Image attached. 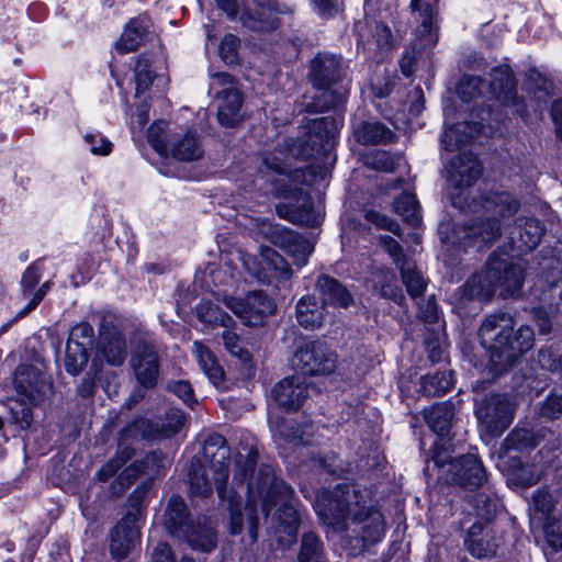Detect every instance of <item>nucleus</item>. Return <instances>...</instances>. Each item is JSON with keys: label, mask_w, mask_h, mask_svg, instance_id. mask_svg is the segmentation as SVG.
Segmentation results:
<instances>
[{"label": "nucleus", "mask_w": 562, "mask_h": 562, "mask_svg": "<svg viewBox=\"0 0 562 562\" xmlns=\"http://www.w3.org/2000/svg\"><path fill=\"white\" fill-rule=\"evenodd\" d=\"M448 180L456 189L471 187L482 175V166L476 156L462 153L451 159L448 165Z\"/></svg>", "instance_id": "obj_17"}, {"label": "nucleus", "mask_w": 562, "mask_h": 562, "mask_svg": "<svg viewBox=\"0 0 562 562\" xmlns=\"http://www.w3.org/2000/svg\"><path fill=\"white\" fill-rule=\"evenodd\" d=\"M184 414L181 409H169L160 425V432L164 437H170L177 434L184 425Z\"/></svg>", "instance_id": "obj_52"}, {"label": "nucleus", "mask_w": 562, "mask_h": 562, "mask_svg": "<svg viewBox=\"0 0 562 562\" xmlns=\"http://www.w3.org/2000/svg\"><path fill=\"white\" fill-rule=\"evenodd\" d=\"M299 562H326L323 543L314 532L302 536Z\"/></svg>", "instance_id": "obj_45"}, {"label": "nucleus", "mask_w": 562, "mask_h": 562, "mask_svg": "<svg viewBox=\"0 0 562 562\" xmlns=\"http://www.w3.org/2000/svg\"><path fill=\"white\" fill-rule=\"evenodd\" d=\"M316 290L324 305L348 307L352 302L350 292L336 279L322 274L317 278Z\"/></svg>", "instance_id": "obj_21"}, {"label": "nucleus", "mask_w": 562, "mask_h": 562, "mask_svg": "<svg viewBox=\"0 0 562 562\" xmlns=\"http://www.w3.org/2000/svg\"><path fill=\"white\" fill-rule=\"evenodd\" d=\"M307 395V382L302 375L286 376L272 389L274 402L286 412L297 411Z\"/></svg>", "instance_id": "obj_14"}, {"label": "nucleus", "mask_w": 562, "mask_h": 562, "mask_svg": "<svg viewBox=\"0 0 562 562\" xmlns=\"http://www.w3.org/2000/svg\"><path fill=\"white\" fill-rule=\"evenodd\" d=\"M179 540L188 542L193 550L202 552H211L217 543L214 526L206 519L193 522Z\"/></svg>", "instance_id": "obj_24"}, {"label": "nucleus", "mask_w": 562, "mask_h": 562, "mask_svg": "<svg viewBox=\"0 0 562 562\" xmlns=\"http://www.w3.org/2000/svg\"><path fill=\"white\" fill-rule=\"evenodd\" d=\"M239 260L241 262L243 268L257 281L265 283L267 282L266 272L261 270V256L255 257L252 255L246 252H239Z\"/></svg>", "instance_id": "obj_57"}, {"label": "nucleus", "mask_w": 562, "mask_h": 562, "mask_svg": "<svg viewBox=\"0 0 562 562\" xmlns=\"http://www.w3.org/2000/svg\"><path fill=\"white\" fill-rule=\"evenodd\" d=\"M379 240L383 249L390 255L397 268H400L404 262L412 260V258L404 255L402 246L394 238L387 235H383L380 236Z\"/></svg>", "instance_id": "obj_56"}, {"label": "nucleus", "mask_w": 562, "mask_h": 562, "mask_svg": "<svg viewBox=\"0 0 562 562\" xmlns=\"http://www.w3.org/2000/svg\"><path fill=\"white\" fill-rule=\"evenodd\" d=\"M258 461V451L251 447L246 454L239 453L235 459L234 481L247 483L248 499L245 514L241 512L239 501L234 496L228 498L229 532L239 535L243 531L244 516L251 541L257 540V529L261 518L267 519L271 508L282 503L274 517V529L278 542L285 547L296 539L299 527V514L286 502L292 496V488L282 480L274 476V471L269 464L255 467Z\"/></svg>", "instance_id": "obj_1"}, {"label": "nucleus", "mask_w": 562, "mask_h": 562, "mask_svg": "<svg viewBox=\"0 0 562 562\" xmlns=\"http://www.w3.org/2000/svg\"><path fill=\"white\" fill-rule=\"evenodd\" d=\"M192 524L184 501L180 496H171L164 515V525L167 531L179 539Z\"/></svg>", "instance_id": "obj_20"}, {"label": "nucleus", "mask_w": 562, "mask_h": 562, "mask_svg": "<svg viewBox=\"0 0 562 562\" xmlns=\"http://www.w3.org/2000/svg\"><path fill=\"white\" fill-rule=\"evenodd\" d=\"M170 150L172 157L181 161H194L203 156L201 143L192 133H187L176 140Z\"/></svg>", "instance_id": "obj_36"}, {"label": "nucleus", "mask_w": 562, "mask_h": 562, "mask_svg": "<svg viewBox=\"0 0 562 562\" xmlns=\"http://www.w3.org/2000/svg\"><path fill=\"white\" fill-rule=\"evenodd\" d=\"M540 301L550 313L562 314V278L542 291Z\"/></svg>", "instance_id": "obj_50"}, {"label": "nucleus", "mask_w": 562, "mask_h": 562, "mask_svg": "<svg viewBox=\"0 0 562 562\" xmlns=\"http://www.w3.org/2000/svg\"><path fill=\"white\" fill-rule=\"evenodd\" d=\"M98 349L111 366H121L126 359V341L116 329L108 330L100 336Z\"/></svg>", "instance_id": "obj_25"}, {"label": "nucleus", "mask_w": 562, "mask_h": 562, "mask_svg": "<svg viewBox=\"0 0 562 562\" xmlns=\"http://www.w3.org/2000/svg\"><path fill=\"white\" fill-rule=\"evenodd\" d=\"M212 472L201 463H192L189 470V488L192 495L209 496L215 485Z\"/></svg>", "instance_id": "obj_37"}, {"label": "nucleus", "mask_w": 562, "mask_h": 562, "mask_svg": "<svg viewBox=\"0 0 562 562\" xmlns=\"http://www.w3.org/2000/svg\"><path fill=\"white\" fill-rule=\"evenodd\" d=\"M310 76L315 88H330L342 85L341 58L334 54H317L311 61Z\"/></svg>", "instance_id": "obj_13"}, {"label": "nucleus", "mask_w": 562, "mask_h": 562, "mask_svg": "<svg viewBox=\"0 0 562 562\" xmlns=\"http://www.w3.org/2000/svg\"><path fill=\"white\" fill-rule=\"evenodd\" d=\"M147 33V26L138 19L131 20L125 30L116 42V48L121 53H130L136 50L143 43Z\"/></svg>", "instance_id": "obj_38"}, {"label": "nucleus", "mask_w": 562, "mask_h": 562, "mask_svg": "<svg viewBox=\"0 0 562 562\" xmlns=\"http://www.w3.org/2000/svg\"><path fill=\"white\" fill-rule=\"evenodd\" d=\"M526 267L520 261H509L491 256L485 267L472 274L453 295V305L461 316H470L480 311L479 303L490 301L499 290V295L507 297L519 292Z\"/></svg>", "instance_id": "obj_4"}, {"label": "nucleus", "mask_w": 562, "mask_h": 562, "mask_svg": "<svg viewBox=\"0 0 562 562\" xmlns=\"http://www.w3.org/2000/svg\"><path fill=\"white\" fill-rule=\"evenodd\" d=\"M281 247L291 256L299 267L306 265L310 255L314 250L313 244L292 231H282L280 236Z\"/></svg>", "instance_id": "obj_29"}, {"label": "nucleus", "mask_w": 562, "mask_h": 562, "mask_svg": "<svg viewBox=\"0 0 562 562\" xmlns=\"http://www.w3.org/2000/svg\"><path fill=\"white\" fill-rule=\"evenodd\" d=\"M136 515L128 514L111 532L110 551L113 558H125L139 540V527Z\"/></svg>", "instance_id": "obj_18"}, {"label": "nucleus", "mask_w": 562, "mask_h": 562, "mask_svg": "<svg viewBox=\"0 0 562 562\" xmlns=\"http://www.w3.org/2000/svg\"><path fill=\"white\" fill-rule=\"evenodd\" d=\"M355 137L362 145L387 144L393 140V132L378 121H362L355 127Z\"/></svg>", "instance_id": "obj_28"}, {"label": "nucleus", "mask_w": 562, "mask_h": 562, "mask_svg": "<svg viewBox=\"0 0 562 562\" xmlns=\"http://www.w3.org/2000/svg\"><path fill=\"white\" fill-rule=\"evenodd\" d=\"M168 462V458L161 451H150L143 460L138 461V464L148 477H154L159 474L160 469H164Z\"/></svg>", "instance_id": "obj_54"}, {"label": "nucleus", "mask_w": 562, "mask_h": 562, "mask_svg": "<svg viewBox=\"0 0 562 562\" xmlns=\"http://www.w3.org/2000/svg\"><path fill=\"white\" fill-rule=\"evenodd\" d=\"M315 510L326 526L357 539L359 550L379 542L385 533L382 514L367 506L362 496L348 486L324 495Z\"/></svg>", "instance_id": "obj_2"}, {"label": "nucleus", "mask_w": 562, "mask_h": 562, "mask_svg": "<svg viewBox=\"0 0 562 562\" xmlns=\"http://www.w3.org/2000/svg\"><path fill=\"white\" fill-rule=\"evenodd\" d=\"M273 438L289 443H304V431L291 419H276L271 423Z\"/></svg>", "instance_id": "obj_43"}, {"label": "nucleus", "mask_w": 562, "mask_h": 562, "mask_svg": "<svg viewBox=\"0 0 562 562\" xmlns=\"http://www.w3.org/2000/svg\"><path fill=\"white\" fill-rule=\"evenodd\" d=\"M537 363L542 370L562 380V353H559L551 347H542L538 350Z\"/></svg>", "instance_id": "obj_49"}, {"label": "nucleus", "mask_w": 562, "mask_h": 562, "mask_svg": "<svg viewBox=\"0 0 562 562\" xmlns=\"http://www.w3.org/2000/svg\"><path fill=\"white\" fill-rule=\"evenodd\" d=\"M239 260L241 262L243 268L257 281L265 283L267 282L266 272L261 270V256L255 257L252 255L246 252H239Z\"/></svg>", "instance_id": "obj_58"}, {"label": "nucleus", "mask_w": 562, "mask_h": 562, "mask_svg": "<svg viewBox=\"0 0 562 562\" xmlns=\"http://www.w3.org/2000/svg\"><path fill=\"white\" fill-rule=\"evenodd\" d=\"M195 313L199 321L204 324L221 325L226 328L233 324V319L227 313L209 301H202L195 307Z\"/></svg>", "instance_id": "obj_44"}, {"label": "nucleus", "mask_w": 562, "mask_h": 562, "mask_svg": "<svg viewBox=\"0 0 562 562\" xmlns=\"http://www.w3.org/2000/svg\"><path fill=\"white\" fill-rule=\"evenodd\" d=\"M336 130L335 120L321 117L313 121L307 133L296 139H284L272 151L261 155V165L267 171L279 175L288 172V157L296 159L317 158L327 154L333 147V136Z\"/></svg>", "instance_id": "obj_6"}, {"label": "nucleus", "mask_w": 562, "mask_h": 562, "mask_svg": "<svg viewBox=\"0 0 562 562\" xmlns=\"http://www.w3.org/2000/svg\"><path fill=\"white\" fill-rule=\"evenodd\" d=\"M528 91L532 93L539 104L546 103L551 93V83L546 79H542L540 76H537L535 79L530 77Z\"/></svg>", "instance_id": "obj_63"}, {"label": "nucleus", "mask_w": 562, "mask_h": 562, "mask_svg": "<svg viewBox=\"0 0 562 562\" xmlns=\"http://www.w3.org/2000/svg\"><path fill=\"white\" fill-rule=\"evenodd\" d=\"M491 77V82L487 85L479 76H462L457 86L458 95L464 102H469L490 92L503 105L512 106L518 114L524 115L526 105L517 95L516 81L510 67L507 65L496 67Z\"/></svg>", "instance_id": "obj_7"}, {"label": "nucleus", "mask_w": 562, "mask_h": 562, "mask_svg": "<svg viewBox=\"0 0 562 562\" xmlns=\"http://www.w3.org/2000/svg\"><path fill=\"white\" fill-rule=\"evenodd\" d=\"M479 338L490 353L494 372L502 374L522 353L532 348L535 333L526 325L515 329L514 317L501 312L485 317L479 329Z\"/></svg>", "instance_id": "obj_5"}, {"label": "nucleus", "mask_w": 562, "mask_h": 562, "mask_svg": "<svg viewBox=\"0 0 562 562\" xmlns=\"http://www.w3.org/2000/svg\"><path fill=\"white\" fill-rule=\"evenodd\" d=\"M475 414L484 431L496 437L512 424L514 405L506 395L494 394L476 401Z\"/></svg>", "instance_id": "obj_9"}, {"label": "nucleus", "mask_w": 562, "mask_h": 562, "mask_svg": "<svg viewBox=\"0 0 562 562\" xmlns=\"http://www.w3.org/2000/svg\"><path fill=\"white\" fill-rule=\"evenodd\" d=\"M484 524L475 521L469 529L468 537L464 540L467 549L473 557L487 558L495 553V544L487 540L485 537L479 536L483 532Z\"/></svg>", "instance_id": "obj_35"}, {"label": "nucleus", "mask_w": 562, "mask_h": 562, "mask_svg": "<svg viewBox=\"0 0 562 562\" xmlns=\"http://www.w3.org/2000/svg\"><path fill=\"white\" fill-rule=\"evenodd\" d=\"M192 352L210 382L214 386L221 385L224 381V371L212 351L202 342L194 341L192 345Z\"/></svg>", "instance_id": "obj_32"}, {"label": "nucleus", "mask_w": 562, "mask_h": 562, "mask_svg": "<svg viewBox=\"0 0 562 562\" xmlns=\"http://www.w3.org/2000/svg\"><path fill=\"white\" fill-rule=\"evenodd\" d=\"M473 508L474 515L482 524L491 521L496 513V504L484 494H477L474 497Z\"/></svg>", "instance_id": "obj_55"}, {"label": "nucleus", "mask_w": 562, "mask_h": 562, "mask_svg": "<svg viewBox=\"0 0 562 562\" xmlns=\"http://www.w3.org/2000/svg\"><path fill=\"white\" fill-rule=\"evenodd\" d=\"M261 270L266 272L267 277V282L263 284L286 281L292 276V270L284 258L272 248L261 250Z\"/></svg>", "instance_id": "obj_27"}, {"label": "nucleus", "mask_w": 562, "mask_h": 562, "mask_svg": "<svg viewBox=\"0 0 562 562\" xmlns=\"http://www.w3.org/2000/svg\"><path fill=\"white\" fill-rule=\"evenodd\" d=\"M131 367L138 383L145 389L156 386L159 379V357L154 345L142 341L135 347Z\"/></svg>", "instance_id": "obj_12"}, {"label": "nucleus", "mask_w": 562, "mask_h": 562, "mask_svg": "<svg viewBox=\"0 0 562 562\" xmlns=\"http://www.w3.org/2000/svg\"><path fill=\"white\" fill-rule=\"evenodd\" d=\"M220 99L217 117L221 125L225 127H233L243 119L240 108L243 98L236 88H227L216 91Z\"/></svg>", "instance_id": "obj_22"}, {"label": "nucleus", "mask_w": 562, "mask_h": 562, "mask_svg": "<svg viewBox=\"0 0 562 562\" xmlns=\"http://www.w3.org/2000/svg\"><path fill=\"white\" fill-rule=\"evenodd\" d=\"M154 80L150 71V63L147 58L139 57L135 65L136 93L139 94L149 89Z\"/></svg>", "instance_id": "obj_53"}, {"label": "nucleus", "mask_w": 562, "mask_h": 562, "mask_svg": "<svg viewBox=\"0 0 562 562\" xmlns=\"http://www.w3.org/2000/svg\"><path fill=\"white\" fill-rule=\"evenodd\" d=\"M453 384L452 374L448 371H440L428 374L420 380L422 392L427 396H439L448 392Z\"/></svg>", "instance_id": "obj_42"}, {"label": "nucleus", "mask_w": 562, "mask_h": 562, "mask_svg": "<svg viewBox=\"0 0 562 562\" xmlns=\"http://www.w3.org/2000/svg\"><path fill=\"white\" fill-rule=\"evenodd\" d=\"M291 363L302 376L329 374L336 368V357L325 344L311 341L295 351Z\"/></svg>", "instance_id": "obj_10"}, {"label": "nucleus", "mask_w": 562, "mask_h": 562, "mask_svg": "<svg viewBox=\"0 0 562 562\" xmlns=\"http://www.w3.org/2000/svg\"><path fill=\"white\" fill-rule=\"evenodd\" d=\"M325 307L314 296H303L296 304L297 323L305 329H316L323 325Z\"/></svg>", "instance_id": "obj_30"}, {"label": "nucleus", "mask_w": 562, "mask_h": 562, "mask_svg": "<svg viewBox=\"0 0 562 562\" xmlns=\"http://www.w3.org/2000/svg\"><path fill=\"white\" fill-rule=\"evenodd\" d=\"M239 44V38L233 34H226L223 37L220 45V55L226 64L237 63V48Z\"/></svg>", "instance_id": "obj_59"}, {"label": "nucleus", "mask_w": 562, "mask_h": 562, "mask_svg": "<svg viewBox=\"0 0 562 562\" xmlns=\"http://www.w3.org/2000/svg\"><path fill=\"white\" fill-rule=\"evenodd\" d=\"M424 417L429 428L440 437L449 434L454 417L451 402L436 403L424 409Z\"/></svg>", "instance_id": "obj_26"}, {"label": "nucleus", "mask_w": 562, "mask_h": 562, "mask_svg": "<svg viewBox=\"0 0 562 562\" xmlns=\"http://www.w3.org/2000/svg\"><path fill=\"white\" fill-rule=\"evenodd\" d=\"M134 454V449L126 443V441L120 439L119 450L115 458L110 460L98 471V479L102 482L108 481L113 476L117 470L125 464Z\"/></svg>", "instance_id": "obj_46"}, {"label": "nucleus", "mask_w": 562, "mask_h": 562, "mask_svg": "<svg viewBox=\"0 0 562 562\" xmlns=\"http://www.w3.org/2000/svg\"><path fill=\"white\" fill-rule=\"evenodd\" d=\"M398 270L407 293L413 299L420 296L426 290L427 282L422 272L417 269L415 261L412 259L408 262H404Z\"/></svg>", "instance_id": "obj_40"}, {"label": "nucleus", "mask_w": 562, "mask_h": 562, "mask_svg": "<svg viewBox=\"0 0 562 562\" xmlns=\"http://www.w3.org/2000/svg\"><path fill=\"white\" fill-rule=\"evenodd\" d=\"M539 445L538 436L528 429H514L508 434L502 443V451L509 453L513 451L528 452Z\"/></svg>", "instance_id": "obj_39"}, {"label": "nucleus", "mask_w": 562, "mask_h": 562, "mask_svg": "<svg viewBox=\"0 0 562 562\" xmlns=\"http://www.w3.org/2000/svg\"><path fill=\"white\" fill-rule=\"evenodd\" d=\"M167 389L181 398L187 405L192 406L196 401L190 382L184 380L169 381Z\"/></svg>", "instance_id": "obj_61"}, {"label": "nucleus", "mask_w": 562, "mask_h": 562, "mask_svg": "<svg viewBox=\"0 0 562 562\" xmlns=\"http://www.w3.org/2000/svg\"><path fill=\"white\" fill-rule=\"evenodd\" d=\"M224 305L246 325L257 326L262 318L274 313V302L262 291H252L245 299L224 297Z\"/></svg>", "instance_id": "obj_11"}, {"label": "nucleus", "mask_w": 562, "mask_h": 562, "mask_svg": "<svg viewBox=\"0 0 562 562\" xmlns=\"http://www.w3.org/2000/svg\"><path fill=\"white\" fill-rule=\"evenodd\" d=\"M229 457L231 449L228 447L226 449L220 450L217 454H214V457L204 458L206 462L204 467H206L212 472V477L221 499L225 498Z\"/></svg>", "instance_id": "obj_33"}, {"label": "nucleus", "mask_w": 562, "mask_h": 562, "mask_svg": "<svg viewBox=\"0 0 562 562\" xmlns=\"http://www.w3.org/2000/svg\"><path fill=\"white\" fill-rule=\"evenodd\" d=\"M18 395L33 405H38L54 394L53 381L42 361L20 364L12 379Z\"/></svg>", "instance_id": "obj_8"}, {"label": "nucleus", "mask_w": 562, "mask_h": 562, "mask_svg": "<svg viewBox=\"0 0 562 562\" xmlns=\"http://www.w3.org/2000/svg\"><path fill=\"white\" fill-rule=\"evenodd\" d=\"M540 415L557 419L562 415V394H551L544 398L539 408Z\"/></svg>", "instance_id": "obj_60"}, {"label": "nucleus", "mask_w": 562, "mask_h": 562, "mask_svg": "<svg viewBox=\"0 0 562 562\" xmlns=\"http://www.w3.org/2000/svg\"><path fill=\"white\" fill-rule=\"evenodd\" d=\"M438 2L439 0H412L411 2L412 10L418 14V20H420L417 32L423 41V46H432L438 41L435 27Z\"/></svg>", "instance_id": "obj_19"}, {"label": "nucleus", "mask_w": 562, "mask_h": 562, "mask_svg": "<svg viewBox=\"0 0 562 562\" xmlns=\"http://www.w3.org/2000/svg\"><path fill=\"white\" fill-rule=\"evenodd\" d=\"M544 225L533 217L520 216L515 220V226L509 232L512 248L518 252L535 249L544 235Z\"/></svg>", "instance_id": "obj_16"}, {"label": "nucleus", "mask_w": 562, "mask_h": 562, "mask_svg": "<svg viewBox=\"0 0 562 562\" xmlns=\"http://www.w3.org/2000/svg\"><path fill=\"white\" fill-rule=\"evenodd\" d=\"M87 348L80 341H67L65 351V368L72 375L80 373L88 363Z\"/></svg>", "instance_id": "obj_41"}, {"label": "nucleus", "mask_w": 562, "mask_h": 562, "mask_svg": "<svg viewBox=\"0 0 562 562\" xmlns=\"http://www.w3.org/2000/svg\"><path fill=\"white\" fill-rule=\"evenodd\" d=\"M292 12L293 9L291 11H272L269 14L268 10L265 9L244 8L239 21L251 31L271 32L278 29L280 14H291Z\"/></svg>", "instance_id": "obj_23"}, {"label": "nucleus", "mask_w": 562, "mask_h": 562, "mask_svg": "<svg viewBox=\"0 0 562 562\" xmlns=\"http://www.w3.org/2000/svg\"><path fill=\"white\" fill-rule=\"evenodd\" d=\"M316 89L318 90L317 94L313 98V101L307 104V111L313 113L326 112L341 105L348 92L346 85Z\"/></svg>", "instance_id": "obj_31"}, {"label": "nucleus", "mask_w": 562, "mask_h": 562, "mask_svg": "<svg viewBox=\"0 0 562 562\" xmlns=\"http://www.w3.org/2000/svg\"><path fill=\"white\" fill-rule=\"evenodd\" d=\"M549 544L555 550L562 549V520L552 519L544 528Z\"/></svg>", "instance_id": "obj_64"}, {"label": "nucleus", "mask_w": 562, "mask_h": 562, "mask_svg": "<svg viewBox=\"0 0 562 562\" xmlns=\"http://www.w3.org/2000/svg\"><path fill=\"white\" fill-rule=\"evenodd\" d=\"M448 472L452 483L470 490L480 487L485 481V470L472 453L451 460Z\"/></svg>", "instance_id": "obj_15"}, {"label": "nucleus", "mask_w": 562, "mask_h": 562, "mask_svg": "<svg viewBox=\"0 0 562 562\" xmlns=\"http://www.w3.org/2000/svg\"><path fill=\"white\" fill-rule=\"evenodd\" d=\"M373 289L385 299H390L397 304H402L405 296L397 284L395 273L385 268L378 269L373 273Z\"/></svg>", "instance_id": "obj_34"}, {"label": "nucleus", "mask_w": 562, "mask_h": 562, "mask_svg": "<svg viewBox=\"0 0 562 562\" xmlns=\"http://www.w3.org/2000/svg\"><path fill=\"white\" fill-rule=\"evenodd\" d=\"M537 363L542 370L562 380V353H559L551 347H542L538 350Z\"/></svg>", "instance_id": "obj_48"}, {"label": "nucleus", "mask_w": 562, "mask_h": 562, "mask_svg": "<svg viewBox=\"0 0 562 562\" xmlns=\"http://www.w3.org/2000/svg\"><path fill=\"white\" fill-rule=\"evenodd\" d=\"M151 432L153 429L149 420L139 417L122 429L120 439L124 441L144 439L149 437Z\"/></svg>", "instance_id": "obj_51"}, {"label": "nucleus", "mask_w": 562, "mask_h": 562, "mask_svg": "<svg viewBox=\"0 0 562 562\" xmlns=\"http://www.w3.org/2000/svg\"><path fill=\"white\" fill-rule=\"evenodd\" d=\"M373 38L379 50L385 52L393 46L392 31L384 23H374Z\"/></svg>", "instance_id": "obj_62"}, {"label": "nucleus", "mask_w": 562, "mask_h": 562, "mask_svg": "<svg viewBox=\"0 0 562 562\" xmlns=\"http://www.w3.org/2000/svg\"><path fill=\"white\" fill-rule=\"evenodd\" d=\"M451 201L456 207L481 212V215L456 226L457 243L463 248L493 244L501 236L499 220L515 215L520 207L519 200L508 191H490L471 202L458 193L451 196Z\"/></svg>", "instance_id": "obj_3"}, {"label": "nucleus", "mask_w": 562, "mask_h": 562, "mask_svg": "<svg viewBox=\"0 0 562 562\" xmlns=\"http://www.w3.org/2000/svg\"><path fill=\"white\" fill-rule=\"evenodd\" d=\"M394 211L411 225H418L420 222L419 206L414 194L403 193L394 201Z\"/></svg>", "instance_id": "obj_47"}]
</instances>
